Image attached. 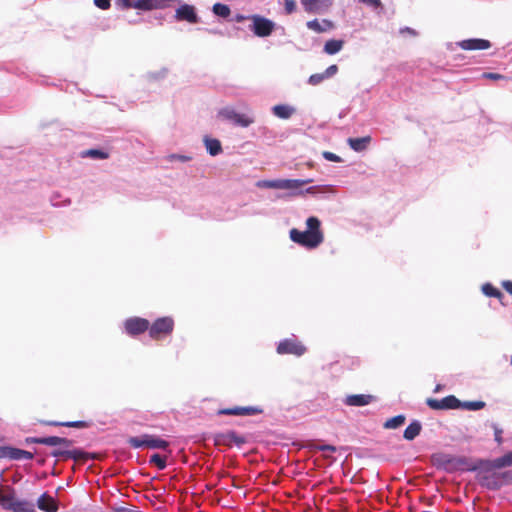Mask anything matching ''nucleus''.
I'll use <instances>...</instances> for the list:
<instances>
[{
    "instance_id": "1",
    "label": "nucleus",
    "mask_w": 512,
    "mask_h": 512,
    "mask_svg": "<svg viewBox=\"0 0 512 512\" xmlns=\"http://www.w3.org/2000/svg\"><path fill=\"white\" fill-rule=\"evenodd\" d=\"M307 230L300 231L296 228L290 230V239L309 249L318 247L324 240V235L320 230V220L316 217H309L306 221Z\"/></svg>"
},
{
    "instance_id": "2",
    "label": "nucleus",
    "mask_w": 512,
    "mask_h": 512,
    "mask_svg": "<svg viewBox=\"0 0 512 512\" xmlns=\"http://www.w3.org/2000/svg\"><path fill=\"white\" fill-rule=\"evenodd\" d=\"M174 326V319L170 316L157 318L152 324L149 323V336L156 341L164 339L172 334Z\"/></svg>"
},
{
    "instance_id": "3",
    "label": "nucleus",
    "mask_w": 512,
    "mask_h": 512,
    "mask_svg": "<svg viewBox=\"0 0 512 512\" xmlns=\"http://www.w3.org/2000/svg\"><path fill=\"white\" fill-rule=\"evenodd\" d=\"M127 442L132 448L135 449L142 447L151 449H166L169 446V443L166 440L150 434H144L141 437H130Z\"/></svg>"
},
{
    "instance_id": "4",
    "label": "nucleus",
    "mask_w": 512,
    "mask_h": 512,
    "mask_svg": "<svg viewBox=\"0 0 512 512\" xmlns=\"http://www.w3.org/2000/svg\"><path fill=\"white\" fill-rule=\"evenodd\" d=\"M215 446H224L231 448L233 445L241 447L247 442V439L237 432L230 430L226 432L215 433L211 436Z\"/></svg>"
},
{
    "instance_id": "5",
    "label": "nucleus",
    "mask_w": 512,
    "mask_h": 512,
    "mask_svg": "<svg viewBox=\"0 0 512 512\" xmlns=\"http://www.w3.org/2000/svg\"><path fill=\"white\" fill-rule=\"evenodd\" d=\"M116 5L122 9L135 8L143 11L161 9L165 6L164 0H116Z\"/></svg>"
},
{
    "instance_id": "6",
    "label": "nucleus",
    "mask_w": 512,
    "mask_h": 512,
    "mask_svg": "<svg viewBox=\"0 0 512 512\" xmlns=\"http://www.w3.org/2000/svg\"><path fill=\"white\" fill-rule=\"evenodd\" d=\"M250 20L253 22L250 29L258 37H267L271 35L275 28V23L273 21L260 15H252Z\"/></svg>"
},
{
    "instance_id": "7",
    "label": "nucleus",
    "mask_w": 512,
    "mask_h": 512,
    "mask_svg": "<svg viewBox=\"0 0 512 512\" xmlns=\"http://www.w3.org/2000/svg\"><path fill=\"white\" fill-rule=\"evenodd\" d=\"M279 354H293L295 356H302L306 352V347L299 341L293 338L284 339L277 346Z\"/></svg>"
},
{
    "instance_id": "8",
    "label": "nucleus",
    "mask_w": 512,
    "mask_h": 512,
    "mask_svg": "<svg viewBox=\"0 0 512 512\" xmlns=\"http://www.w3.org/2000/svg\"><path fill=\"white\" fill-rule=\"evenodd\" d=\"M426 404L434 410H447L458 409L461 406V401L453 395L444 397L441 400L435 398H428Z\"/></svg>"
},
{
    "instance_id": "9",
    "label": "nucleus",
    "mask_w": 512,
    "mask_h": 512,
    "mask_svg": "<svg viewBox=\"0 0 512 512\" xmlns=\"http://www.w3.org/2000/svg\"><path fill=\"white\" fill-rule=\"evenodd\" d=\"M125 331L130 336H137L148 331L149 321L145 318L131 317L124 323Z\"/></svg>"
},
{
    "instance_id": "10",
    "label": "nucleus",
    "mask_w": 512,
    "mask_h": 512,
    "mask_svg": "<svg viewBox=\"0 0 512 512\" xmlns=\"http://www.w3.org/2000/svg\"><path fill=\"white\" fill-rule=\"evenodd\" d=\"M27 443H36V444H43L48 446H63L64 448H69L72 446L73 441L64 438V437H58V436H49V437H29L26 439Z\"/></svg>"
},
{
    "instance_id": "11",
    "label": "nucleus",
    "mask_w": 512,
    "mask_h": 512,
    "mask_svg": "<svg viewBox=\"0 0 512 512\" xmlns=\"http://www.w3.org/2000/svg\"><path fill=\"white\" fill-rule=\"evenodd\" d=\"M219 116L223 117L224 119L233 121L236 125L241 127H248L254 122V119L245 115L240 114L236 112L233 109L224 108L219 111Z\"/></svg>"
},
{
    "instance_id": "12",
    "label": "nucleus",
    "mask_w": 512,
    "mask_h": 512,
    "mask_svg": "<svg viewBox=\"0 0 512 512\" xmlns=\"http://www.w3.org/2000/svg\"><path fill=\"white\" fill-rule=\"evenodd\" d=\"M263 409L255 406L223 408L218 411L219 415L251 416L261 414Z\"/></svg>"
},
{
    "instance_id": "13",
    "label": "nucleus",
    "mask_w": 512,
    "mask_h": 512,
    "mask_svg": "<svg viewBox=\"0 0 512 512\" xmlns=\"http://www.w3.org/2000/svg\"><path fill=\"white\" fill-rule=\"evenodd\" d=\"M51 456L60 458L63 460L73 459L74 461L77 459H85L88 457V452L82 451L80 449H62L56 448L51 452Z\"/></svg>"
},
{
    "instance_id": "14",
    "label": "nucleus",
    "mask_w": 512,
    "mask_h": 512,
    "mask_svg": "<svg viewBox=\"0 0 512 512\" xmlns=\"http://www.w3.org/2000/svg\"><path fill=\"white\" fill-rule=\"evenodd\" d=\"M300 2L308 13H321L332 4L331 0H300Z\"/></svg>"
},
{
    "instance_id": "15",
    "label": "nucleus",
    "mask_w": 512,
    "mask_h": 512,
    "mask_svg": "<svg viewBox=\"0 0 512 512\" xmlns=\"http://www.w3.org/2000/svg\"><path fill=\"white\" fill-rule=\"evenodd\" d=\"M175 18L178 21H187L192 24L198 22V16L195 12L194 7L188 4L181 5L176 10Z\"/></svg>"
},
{
    "instance_id": "16",
    "label": "nucleus",
    "mask_w": 512,
    "mask_h": 512,
    "mask_svg": "<svg viewBox=\"0 0 512 512\" xmlns=\"http://www.w3.org/2000/svg\"><path fill=\"white\" fill-rule=\"evenodd\" d=\"M463 50H486L491 47V43L485 39H467L458 44Z\"/></svg>"
},
{
    "instance_id": "17",
    "label": "nucleus",
    "mask_w": 512,
    "mask_h": 512,
    "mask_svg": "<svg viewBox=\"0 0 512 512\" xmlns=\"http://www.w3.org/2000/svg\"><path fill=\"white\" fill-rule=\"evenodd\" d=\"M374 400H375V397L373 395L353 394V395H348L345 398L344 403L347 406L361 407V406H366V405L370 404Z\"/></svg>"
},
{
    "instance_id": "18",
    "label": "nucleus",
    "mask_w": 512,
    "mask_h": 512,
    "mask_svg": "<svg viewBox=\"0 0 512 512\" xmlns=\"http://www.w3.org/2000/svg\"><path fill=\"white\" fill-rule=\"evenodd\" d=\"M479 483L488 489L496 490L502 486V482L498 473H483L479 477Z\"/></svg>"
},
{
    "instance_id": "19",
    "label": "nucleus",
    "mask_w": 512,
    "mask_h": 512,
    "mask_svg": "<svg viewBox=\"0 0 512 512\" xmlns=\"http://www.w3.org/2000/svg\"><path fill=\"white\" fill-rule=\"evenodd\" d=\"M37 506L40 510L45 512H57L58 510V504L56 500L47 493H44L39 497Z\"/></svg>"
},
{
    "instance_id": "20",
    "label": "nucleus",
    "mask_w": 512,
    "mask_h": 512,
    "mask_svg": "<svg viewBox=\"0 0 512 512\" xmlns=\"http://www.w3.org/2000/svg\"><path fill=\"white\" fill-rule=\"evenodd\" d=\"M371 140V136L367 135L360 138H348L347 143L352 150L356 152H362L367 149L368 145L371 143Z\"/></svg>"
},
{
    "instance_id": "21",
    "label": "nucleus",
    "mask_w": 512,
    "mask_h": 512,
    "mask_svg": "<svg viewBox=\"0 0 512 512\" xmlns=\"http://www.w3.org/2000/svg\"><path fill=\"white\" fill-rule=\"evenodd\" d=\"M512 466V451L503 455L502 457L496 458L492 461L487 462L486 468L489 470L500 469L503 467Z\"/></svg>"
},
{
    "instance_id": "22",
    "label": "nucleus",
    "mask_w": 512,
    "mask_h": 512,
    "mask_svg": "<svg viewBox=\"0 0 512 512\" xmlns=\"http://www.w3.org/2000/svg\"><path fill=\"white\" fill-rule=\"evenodd\" d=\"M312 179L299 180V179H279V189H297L305 184L311 183Z\"/></svg>"
},
{
    "instance_id": "23",
    "label": "nucleus",
    "mask_w": 512,
    "mask_h": 512,
    "mask_svg": "<svg viewBox=\"0 0 512 512\" xmlns=\"http://www.w3.org/2000/svg\"><path fill=\"white\" fill-rule=\"evenodd\" d=\"M307 27L310 30H313L317 33H322L327 30H330L334 27L333 23L330 20H323L322 23L319 22L317 19L311 20L307 22Z\"/></svg>"
},
{
    "instance_id": "24",
    "label": "nucleus",
    "mask_w": 512,
    "mask_h": 512,
    "mask_svg": "<svg viewBox=\"0 0 512 512\" xmlns=\"http://www.w3.org/2000/svg\"><path fill=\"white\" fill-rule=\"evenodd\" d=\"M421 430V423L415 420L406 427L403 437L408 441H412L420 434Z\"/></svg>"
},
{
    "instance_id": "25",
    "label": "nucleus",
    "mask_w": 512,
    "mask_h": 512,
    "mask_svg": "<svg viewBox=\"0 0 512 512\" xmlns=\"http://www.w3.org/2000/svg\"><path fill=\"white\" fill-rule=\"evenodd\" d=\"M42 424L47 426H63V427H71V428H86L88 426L85 421H67V422H59V421H41Z\"/></svg>"
},
{
    "instance_id": "26",
    "label": "nucleus",
    "mask_w": 512,
    "mask_h": 512,
    "mask_svg": "<svg viewBox=\"0 0 512 512\" xmlns=\"http://www.w3.org/2000/svg\"><path fill=\"white\" fill-rule=\"evenodd\" d=\"M344 46L343 40L331 39L326 41L324 45V52L328 55H334L342 50Z\"/></svg>"
},
{
    "instance_id": "27",
    "label": "nucleus",
    "mask_w": 512,
    "mask_h": 512,
    "mask_svg": "<svg viewBox=\"0 0 512 512\" xmlns=\"http://www.w3.org/2000/svg\"><path fill=\"white\" fill-rule=\"evenodd\" d=\"M14 512H35V506L32 502L16 499L12 508Z\"/></svg>"
},
{
    "instance_id": "28",
    "label": "nucleus",
    "mask_w": 512,
    "mask_h": 512,
    "mask_svg": "<svg viewBox=\"0 0 512 512\" xmlns=\"http://www.w3.org/2000/svg\"><path fill=\"white\" fill-rule=\"evenodd\" d=\"M272 110L274 115L281 119L290 118L294 111L293 108L287 105H275Z\"/></svg>"
},
{
    "instance_id": "29",
    "label": "nucleus",
    "mask_w": 512,
    "mask_h": 512,
    "mask_svg": "<svg viewBox=\"0 0 512 512\" xmlns=\"http://www.w3.org/2000/svg\"><path fill=\"white\" fill-rule=\"evenodd\" d=\"M205 146L210 155L216 156L222 151L221 143L217 139H205Z\"/></svg>"
},
{
    "instance_id": "30",
    "label": "nucleus",
    "mask_w": 512,
    "mask_h": 512,
    "mask_svg": "<svg viewBox=\"0 0 512 512\" xmlns=\"http://www.w3.org/2000/svg\"><path fill=\"white\" fill-rule=\"evenodd\" d=\"M406 417L404 415H397L390 419H388L384 423V428L386 429H396L402 426L405 423Z\"/></svg>"
},
{
    "instance_id": "31",
    "label": "nucleus",
    "mask_w": 512,
    "mask_h": 512,
    "mask_svg": "<svg viewBox=\"0 0 512 512\" xmlns=\"http://www.w3.org/2000/svg\"><path fill=\"white\" fill-rule=\"evenodd\" d=\"M432 461L435 465L447 466L453 462V458L448 454L437 453L432 455Z\"/></svg>"
},
{
    "instance_id": "32",
    "label": "nucleus",
    "mask_w": 512,
    "mask_h": 512,
    "mask_svg": "<svg viewBox=\"0 0 512 512\" xmlns=\"http://www.w3.org/2000/svg\"><path fill=\"white\" fill-rule=\"evenodd\" d=\"M81 156L95 159H107L109 157V153L100 149H88L83 151Z\"/></svg>"
},
{
    "instance_id": "33",
    "label": "nucleus",
    "mask_w": 512,
    "mask_h": 512,
    "mask_svg": "<svg viewBox=\"0 0 512 512\" xmlns=\"http://www.w3.org/2000/svg\"><path fill=\"white\" fill-rule=\"evenodd\" d=\"M482 291L488 297H495L498 299H501L503 297V294L501 293V291L499 289H497L496 287H494L490 283L484 284L482 286Z\"/></svg>"
},
{
    "instance_id": "34",
    "label": "nucleus",
    "mask_w": 512,
    "mask_h": 512,
    "mask_svg": "<svg viewBox=\"0 0 512 512\" xmlns=\"http://www.w3.org/2000/svg\"><path fill=\"white\" fill-rule=\"evenodd\" d=\"M212 10L215 15L223 18H227L231 13L229 6L222 3H215Z\"/></svg>"
},
{
    "instance_id": "35",
    "label": "nucleus",
    "mask_w": 512,
    "mask_h": 512,
    "mask_svg": "<svg viewBox=\"0 0 512 512\" xmlns=\"http://www.w3.org/2000/svg\"><path fill=\"white\" fill-rule=\"evenodd\" d=\"M15 501H16V498L12 493L2 494L0 492V504L3 508L12 510Z\"/></svg>"
},
{
    "instance_id": "36",
    "label": "nucleus",
    "mask_w": 512,
    "mask_h": 512,
    "mask_svg": "<svg viewBox=\"0 0 512 512\" xmlns=\"http://www.w3.org/2000/svg\"><path fill=\"white\" fill-rule=\"evenodd\" d=\"M485 405L486 404L484 401H465V402H461L460 408L470 410V411H476V410L483 409L485 407Z\"/></svg>"
},
{
    "instance_id": "37",
    "label": "nucleus",
    "mask_w": 512,
    "mask_h": 512,
    "mask_svg": "<svg viewBox=\"0 0 512 512\" xmlns=\"http://www.w3.org/2000/svg\"><path fill=\"white\" fill-rule=\"evenodd\" d=\"M150 463L154 464L159 470H163L166 467V459L159 454H153L150 457Z\"/></svg>"
},
{
    "instance_id": "38",
    "label": "nucleus",
    "mask_w": 512,
    "mask_h": 512,
    "mask_svg": "<svg viewBox=\"0 0 512 512\" xmlns=\"http://www.w3.org/2000/svg\"><path fill=\"white\" fill-rule=\"evenodd\" d=\"M257 186L260 188H271V189H279V179L278 180H263L257 183Z\"/></svg>"
},
{
    "instance_id": "39",
    "label": "nucleus",
    "mask_w": 512,
    "mask_h": 512,
    "mask_svg": "<svg viewBox=\"0 0 512 512\" xmlns=\"http://www.w3.org/2000/svg\"><path fill=\"white\" fill-rule=\"evenodd\" d=\"M325 79H327V78L324 76V73H316V74H312L309 77L308 83L310 85L317 86L320 83H322Z\"/></svg>"
},
{
    "instance_id": "40",
    "label": "nucleus",
    "mask_w": 512,
    "mask_h": 512,
    "mask_svg": "<svg viewBox=\"0 0 512 512\" xmlns=\"http://www.w3.org/2000/svg\"><path fill=\"white\" fill-rule=\"evenodd\" d=\"M498 476L500 477V480L502 482V486L512 482V471H506V472H503V473H498Z\"/></svg>"
},
{
    "instance_id": "41",
    "label": "nucleus",
    "mask_w": 512,
    "mask_h": 512,
    "mask_svg": "<svg viewBox=\"0 0 512 512\" xmlns=\"http://www.w3.org/2000/svg\"><path fill=\"white\" fill-rule=\"evenodd\" d=\"M284 8L286 14H292L296 10V2L295 0H285L284 1Z\"/></svg>"
},
{
    "instance_id": "42",
    "label": "nucleus",
    "mask_w": 512,
    "mask_h": 512,
    "mask_svg": "<svg viewBox=\"0 0 512 512\" xmlns=\"http://www.w3.org/2000/svg\"><path fill=\"white\" fill-rule=\"evenodd\" d=\"M20 454H21V449H19V448H14V447H10V446H9V455H8V459H11V460H20Z\"/></svg>"
},
{
    "instance_id": "43",
    "label": "nucleus",
    "mask_w": 512,
    "mask_h": 512,
    "mask_svg": "<svg viewBox=\"0 0 512 512\" xmlns=\"http://www.w3.org/2000/svg\"><path fill=\"white\" fill-rule=\"evenodd\" d=\"M323 157L331 162H341V158L338 155L329 151L323 152Z\"/></svg>"
},
{
    "instance_id": "44",
    "label": "nucleus",
    "mask_w": 512,
    "mask_h": 512,
    "mask_svg": "<svg viewBox=\"0 0 512 512\" xmlns=\"http://www.w3.org/2000/svg\"><path fill=\"white\" fill-rule=\"evenodd\" d=\"M94 4L102 10H106L111 6V0H94Z\"/></svg>"
},
{
    "instance_id": "45",
    "label": "nucleus",
    "mask_w": 512,
    "mask_h": 512,
    "mask_svg": "<svg viewBox=\"0 0 512 512\" xmlns=\"http://www.w3.org/2000/svg\"><path fill=\"white\" fill-rule=\"evenodd\" d=\"M338 72V66L333 64L330 65L323 73L326 78L334 76Z\"/></svg>"
},
{
    "instance_id": "46",
    "label": "nucleus",
    "mask_w": 512,
    "mask_h": 512,
    "mask_svg": "<svg viewBox=\"0 0 512 512\" xmlns=\"http://www.w3.org/2000/svg\"><path fill=\"white\" fill-rule=\"evenodd\" d=\"M361 3H364L368 6H371L373 8H378L381 6L380 0H359Z\"/></svg>"
},
{
    "instance_id": "47",
    "label": "nucleus",
    "mask_w": 512,
    "mask_h": 512,
    "mask_svg": "<svg viewBox=\"0 0 512 512\" xmlns=\"http://www.w3.org/2000/svg\"><path fill=\"white\" fill-rule=\"evenodd\" d=\"M483 77L491 80H500L503 79L504 76L498 73H484Z\"/></svg>"
},
{
    "instance_id": "48",
    "label": "nucleus",
    "mask_w": 512,
    "mask_h": 512,
    "mask_svg": "<svg viewBox=\"0 0 512 512\" xmlns=\"http://www.w3.org/2000/svg\"><path fill=\"white\" fill-rule=\"evenodd\" d=\"M320 451H330V452H336V447L333 445H319L316 447Z\"/></svg>"
},
{
    "instance_id": "49",
    "label": "nucleus",
    "mask_w": 512,
    "mask_h": 512,
    "mask_svg": "<svg viewBox=\"0 0 512 512\" xmlns=\"http://www.w3.org/2000/svg\"><path fill=\"white\" fill-rule=\"evenodd\" d=\"M9 455V446H0V458H7Z\"/></svg>"
},
{
    "instance_id": "50",
    "label": "nucleus",
    "mask_w": 512,
    "mask_h": 512,
    "mask_svg": "<svg viewBox=\"0 0 512 512\" xmlns=\"http://www.w3.org/2000/svg\"><path fill=\"white\" fill-rule=\"evenodd\" d=\"M21 459L31 460V459H33V454L29 451L21 449L20 460Z\"/></svg>"
},
{
    "instance_id": "51",
    "label": "nucleus",
    "mask_w": 512,
    "mask_h": 512,
    "mask_svg": "<svg viewBox=\"0 0 512 512\" xmlns=\"http://www.w3.org/2000/svg\"><path fill=\"white\" fill-rule=\"evenodd\" d=\"M502 286L510 295H512V281H504Z\"/></svg>"
},
{
    "instance_id": "52",
    "label": "nucleus",
    "mask_w": 512,
    "mask_h": 512,
    "mask_svg": "<svg viewBox=\"0 0 512 512\" xmlns=\"http://www.w3.org/2000/svg\"><path fill=\"white\" fill-rule=\"evenodd\" d=\"M89 459H98V455L95 454V453H88V457L85 458V459H77L75 460L76 462H81V463H85L86 461H88Z\"/></svg>"
},
{
    "instance_id": "53",
    "label": "nucleus",
    "mask_w": 512,
    "mask_h": 512,
    "mask_svg": "<svg viewBox=\"0 0 512 512\" xmlns=\"http://www.w3.org/2000/svg\"><path fill=\"white\" fill-rule=\"evenodd\" d=\"M250 17H251V16H245V15H242V14H237V15L235 16V21H236V22H238V23H239V22H243V21H245V20H247V19H250Z\"/></svg>"
},
{
    "instance_id": "54",
    "label": "nucleus",
    "mask_w": 512,
    "mask_h": 512,
    "mask_svg": "<svg viewBox=\"0 0 512 512\" xmlns=\"http://www.w3.org/2000/svg\"><path fill=\"white\" fill-rule=\"evenodd\" d=\"M501 433H502V431H501V430H499V429H495V440H496L498 443H501V442H502Z\"/></svg>"
},
{
    "instance_id": "55",
    "label": "nucleus",
    "mask_w": 512,
    "mask_h": 512,
    "mask_svg": "<svg viewBox=\"0 0 512 512\" xmlns=\"http://www.w3.org/2000/svg\"><path fill=\"white\" fill-rule=\"evenodd\" d=\"M172 157L173 158H178L181 161H188V160H190V157H188V156H176V155H173Z\"/></svg>"
},
{
    "instance_id": "56",
    "label": "nucleus",
    "mask_w": 512,
    "mask_h": 512,
    "mask_svg": "<svg viewBox=\"0 0 512 512\" xmlns=\"http://www.w3.org/2000/svg\"><path fill=\"white\" fill-rule=\"evenodd\" d=\"M118 512H136V511H133V510L128 509V508H120V509L118 510Z\"/></svg>"
},
{
    "instance_id": "57",
    "label": "nucleus",
    "mask_w": 512,
    "mask_h": 512,
    "mask_svg": "<svg viewBox=\"0 0 512 512\" xmlns=\"http://www.w3.org/2000/svg\"><path fill=\"white\" fill-rule=\"evenodd\" d=\"M314 189H315V187H310V188H308L306 191H307L308 193H312V192H314Z\"/></svg>"
},
{
    "instance_id": "58",
    "label": "nucleus",
    "mask_w": 512,
    "mask_h": 512,
    "mask_svg": "<svg viewBox=\"0 0 512 512\" xmlns=\"http://www.w3.org/2000/svg\"><path fill=\"white\" fill-rule=\"evenodd\" d=\"M406 30L408 31V33H411V34H413V35L415 34V31H414V30H412V29H410V28H406Z\"/></svg>"
},
{
    "instance_id": "59",
    "label": "nucleus",
    "mask_w": 512,
    "mask_h": 512,
    "mask_svg": "<svg viewBox=\"0 0 512 512\" xmlns=\"http://www.w3.org/2000/svg\"><path fill=\"white\" fill-rule=\"evenodd\" d=\"M439 390H440V386H439V385H437V387L435 388V391L437 392V391H439Z\"/></svg>"
}]
</instances>
